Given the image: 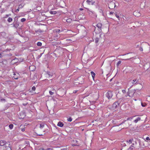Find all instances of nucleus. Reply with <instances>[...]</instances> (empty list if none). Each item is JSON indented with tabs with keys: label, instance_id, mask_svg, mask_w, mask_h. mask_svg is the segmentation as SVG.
<instances>
[{
	"label": "nucleus",
	"instance_id": "1",
	"mask_svg": "<svg viewBox=\"0 0 150 150\" xmlns=\"http://www.w3.org/2000/svg\"><path fill=\"white\" fill-rule=\"evenodd\" d=\"M5 145L6 148L7 147L9 148L10 150H11V143L9 142H6L5 141L1 140L0 141V146H3Z\"/></svg>",
	"mask_w": 150,
	"mask_h": 150
},
{
	"label": "nucleus",
	"instance_id": "2",
	"mask_svg": "<svg viewBox=\"0 0 150 150\" xmlns=\"http://www.w3.org/2000/svg\"><path fill=\"white\" fill-rule=\"evenodd\" d=\"M102 26L101 23H98L96 25V27L94 26V31L96 34H99L101 32Z\"/></svg>",
	"mask_w": 150,
	"mask_h": 150
},
{
	"label": "nucleus",
	"instance_id": "3",
	"mask_svg": "<svg viewBox=\"0 0 150 150\" xmlns=\"http://www.w3.org/2000/svg\"><path fill=\"white\" fill-rule=\"evenodd\" d=\"M107 4L108 5V8L110 9H113L115 7V3L113 1Z\"/></svg>",
	"mask_w": 150,
	"mask_h": 150
},
{
	"label": "nucleus",
	"instance_id": "4",
	"mask_svg": "<svg viewBox=\"0 0 150 150\" xmlns=\"http://www.w3.org/2000/svg\"><path fill=\"white\" fill-rule=\"evenodd\" d=\"M106 96L109 99H111L113 96L112 92L111 91H108L106 94Z\"/></svg>",
	"mask_w": 150,
	"mask_h": 150
},
{
	"label": "nucleus",
	"instance_id": "5",
	"mask_svg": "<svg viewBox=\"0 0 150 150\" xmlns=\"http://www.w3.org/2000/svg\"><path fill=\"white\" fill-rule=\"evenodd\" d=\"M87 12L90 15H93L95 16H96L97 15L94 12V11H92L91 10H90L89 9L87 8Z\"/></svg>",
	"mask_w": 150,
	"mask_h": 150
},
{
	"label": "nucleus",
	"instance_id": "6",
	"mask_svg": "<svg viewBox=\"0 0 150 150\" xmlns=\"http://www.w3.org/2000/svg\"><path fill=\"white\" fill-rule=\"evenodd\" d=\"M96 1V0H87L86 2L89 5H93Z\"/></svg>",
	"mask_w": 150,
	"mask_h": 150
},
{
	"label": "nucleus",
	"instance_id": "7",
	"mask_svg": "<svg viewBox=\"0 0 150 150\" xmlns=\"http://www.w3.org/2000/svg\"><path fill=\"white\" fill-rule=\"evenodd\" d=\"M136 90H132L130 91V93H132V94L130 95V92H127V96L130 97H132L134 96V94Z\"/></svg>",
	"mask_w": 150,
	"mask_h": 150
},
{
	"label": "nucleus",
	"instance_id": "8",
	"mask_svg": "<svg viewBox=\"0 0 150 150\" xmlns=\"http://www.w3.org/2000/svg\"><path fill=\"white\" fill-rule=\"evenodd\" d=\"M120 102H119V100L115 102L113 104V106L115 108H117L118 106L119 105Z\"/></svg>",
	"mask_w": 150,
	"mask_h": 150
},
{
	"label": "nucleus",
	"instance_id": "9",
	"mask_svg": "<svg viewBox=\"0 0 150 150\" xmlns=\"http://www.w3.org/2000/svg\"><path fill=\"white\" fill-rule=\"evenodd\" d=\"M62 49L61 48L57 49L55 51V54H57V53H58L59 55H60L61 54H60V52H62Z\"/></svg>",
	"mask_w": 150,
	"mask_h": 150
},
{
	"label": "nucleus",
	"instance_id": "10",
	"mask_svg": "<svg viewBox=\"0 0 150 150\" xmlns=\"http://www.w3.org/2000/svg\"><path fill=\"white\" fill-rule=\"evenodd\" d=\"M13 75L14 76H13V78H14V79H17L18 78V77L19 76V74L17 73H16L14 72H13Z\"/></svg>",
	"mask_w": 150,
	"mask_h": 150
},
{
	"label": "nucleus",
	"instance_id": "11",
	"mask_svg": "<svg viewBox=\"0 0 150 150\" xmlns=\"http://www.w3.org/2000/svg\"><path fill=\"white\" fill-rule=\"evenodd\" d=\"M57 125L59 127H62L64 125V124L62 122L60 121L58 122Z\"/></svg>",
	"mask_w": 150,
	"mask_h": 150
},
{
	"label": "nucleus",
	"instance_id": "12",
	"mask_svg": "<svg viewBox=\"0 0 150 150\" xmlns=\"http://www.w3.org/2000/svg\"><path fill=\"white\" fill-rule=\"evenodd\" d=\"M138 81V80H137V79H134L133 80H132V83L133 84H137V83Z\"/></svg>",
	"mask_w": 150,
	"mask_h": 150
},
{
	"label": "nucleus",
	"instance_id": "13",
	"mask_svg": "<svg viewBox=\"0 0 150 150\" xmlns=\"http://www.w3.org/2000/svg\"><path fill=\"white\" fill-rule=\"evenodd\" d=\"M99 12L102 14V15L104 16L103 13V8H102L100 7L99 8Z\"/></svg>",
	"mask_w": 150,
	"mask_h": 150
},
{
	"label": "nucleus",
	"instance_id": "14",
	"mask_svg": "<svg viewBox=\"0 0 150 150\" xmlns=\"http://www.w3.org/2000/svg\"><path fill=\"white\" fill-rule=\"evenodd\" d=\"M141 120V118L140 117H138L136 120H134V122L135 123H137L138 122Z\"/></svg>",
	"mask_w": 150,
	"mask_h": 150
},
{
	"label": "nucleus",
	"instance_id": "15",
	"mask_svg": "<svg viewBox=\"0 0 150 150\" xmlns=\"http://www.w3.org/2000/svg\"><path fill=\"white\" fill-rule=\"evenodd\" d=\"M91 75H92V78L93 79H94L95 76L96 74L93 71H92L91 72Z\"/></svg>",
	"mask_w": 150,
	"mask_h": 150
},
{
	"label": "nucleus",
	"instance_id": "16",
	"mask_svg": "<svg viewBox=\"0 0 150 150\" xmlns=\"http://www.w3.org/2000/svg\"><path fill=\"white\" fill-rule=\"evenodd\" d=\"M45 126V124L44 123H42L40 124V129L43 128Z\"/></svg>",
	"mask_w": 150,
	"mask_h": 150
},
{
	"label": "nucleus",
	"instance_id": "17",
	"mask_svg": "<svg viewBox=\"0 0 150 150\" xmlns=\"http://www.w3.org/2000/svg\"><path fill=\"white\" fill-rule=\"evenodd\" d=\"M12 20H13V19L12 18H11V17H9L8 18V19L7 21L9 23H10L12 21Z\"/></svg>",
	"mask_w": 150,
	"mask_h": 150
},
{
	"label": "nucleus",
	"instance_id": "18",
	"mask_svg": "<svg viewBox=\"0 0 150 150\" xmlns=\"http://www.w3.org/2000/svg\"><path fill=\"white\" fill-rule=\"evenodd\" d=\"M50 13L51 14H56L57 12L56 11H50Z\"/></svg>",
	"mask_w": 150,
	"mask_h": 150
},
{
	"label": "nucleus",
	"instance_id": "19",
	"mask_svg": "<svg viewBox=\"0 0 150 150\" xmlns=\"http://www.w3.org/2000/svg\"><path fill=\"white\" fill-rule=\"evenodd\" d=\"M133 139H132L129 140H127L126 142L127 143H131L133 141Z\"/></svg>",
	"mask_w": 150,
	"mask_h": 150
},
{
	"label": "nucleus",
	"instance_id": "20",
	"mask_svg": "<svg viewBox=\"0 0 150 150\" xmlns=\"http://www.w3.org/2000/svg\"><path fill=\"white\" fill-rule=\"evenodd\" d=\"M47 74H48L49 77L52 76V74L50 72H47Z\"/></svg>",
	"mask_w": 150,
	"mask_h": 150
},
{
	"label": "nucleus",
	"instance_id": "21",
	"mask_svg": "<svg viewBox=\"0 0 150 150\" xmlns=\"http://www.w3.org/2000/svg\"><path fill=\"white\" fill-rule=\"evenodd\" d=\"M105 2L107 4L112 1V0H105Z\"/></svg>",
	"mask_w": 150,
	"mask_h": 150
},
{
	"label": "nucleus",
	"instance_id": "22",
	"mask_svg": "<svg viewBox=\"0 0 150 150\" xmlns=\"http://www.w3.org/2000/svg\"><path fill=\"white\" fill-rule=\"evenodd\" d=\"M13 127V125L12 124H10L9 125V127L10 129H12Z\"/></svg>",
	"mask_w": 150,
	"mask_h": 150
},
{
	"label": "nucleus",
	"instance_id": "23",
	"mask_svg": "<svg viewBox=\"0 0 150 150\" xmlns=\"http://www.w3.org/2000/svg\"><path fill=\"white\" fill-rule=\"evenodd\" d=\"M72 20L70 18H68L66 20V21L69 23H70L72 21Z\"/></svg>",
	"mask_w": 150,
	"mask_h": 150
},
{
	"label": "nucleus",
	"instance_id": "24",
	"mask_svg": "<svg viewBox=\"0 0 150 150\" xmlns=\"http://www.w3.org/2000/svg\"><path fill=\"white\" fill-rule=\"evenodd\" d=\"M133 145H131L129 147L128 149V150H133Z\"/></svg>",
	"mask_w": 150,
	"mask_h": 150
},
{
	"label": "nucleus",
	"instance_id": "25",
	"mask_svg": "<svg viewBox=\"0 0 150 150\" xmlns=\"http://www.w3.org/2000/svg\"><path fill=\"white\" fill-rule=\"evenodd\" d=\"M37 45L39 46H40L42 45V43L40 42H38L37 44Z\"/></svg>",
	"mask_w": 150,
	"mask_h": 150
},
{
	"label": "nucleus",
	"instance_id": "26",
	"mask_svg": "<svg viewBox=\"0 0 150 150\" xmlns=\"http://www.w3.org/2000/svg\"><path fill=\"white\" fill-rule=\"evenodd\" d=\"M99 41V39L98 38H96L95 39V42L96 43H97Z\"/></svg>",
	"mask_w": 150,
	"mask_h": 150
},
{
	"label": "nucleus",
	"instance_id": "27",
	"mask_svg": "<svg viewBox=\"0 0 150 150\" xmlns=\"http://www.w3.org/2000/svg\"><path fill=\"white\" fill-rule=\"evenodd\" d=\"M141 105L142 107H144L146 106V104L145 103H141Z\"/></svg>",
	"mask_w": 150,
	"mask_h": 150
},
{
	"label": "nucleus",
	"instance_id": "28",
	"mask_svg": "<svg viewBox=\"0 0 150 150\" xmlns=\"http://www.w3.org/2000/svg\"><path fill=\"white\" fill-rule=\"evenodd\" d=\"M72 118L71 117H70L67 119V120L70 122H71L72 121Z\"/></svg>",
	"mask_w": 150,
	"mask_h": 150
},
{
	"label": "nucleus",
	"instance_id": "29",
	"mask_svg": "<svg viewBox=\"0 0 150 150\" xmlns=\"http://www.w3.org/2000/svg\"><path fill=\"white\" fill-rule=\"evenodd\" d=\"M26 21V19L25 18H23L21 19V22H24Z\"/></svg>",
	"mask_w": 150,
	"mask_h": 150
},
{
	"label": "nucleus",
	"instance_id": "30",
	"mask_svg": "<svg viewBox=\"0 0 150 150\" xmlns=\"http://www.w3.org/2000/svg\"><path fill=\"white\" fill-rule=\"evenodd\" d=\"M115 16L119 20L120 19V18L119 16H118V15H117L116 13H115Z\"/></svg>",
	"mask_w": 150,
	"mask_h": 150
},
{
	"label": "nucleus",
	"instance_id": "31",
	"mask_svg": "<svg viewBox=\"0 0 150 150\" xmlns=\"http://www.w3.org/2000/svg\"><path fill=\"white\" fill-rule=\"evenodd\" d=\"M121 63V61H119L117 64V65L118 66Z\"/></svg>",
	"mask_w": 150,
	"mask_h": 150
},
{
	"label": "nucleus",
	"instance_id": "32",
	"mask_svg": "<svg viewBox=\"0 0 150 150\" xmlns=\"http://www.w3.org/2000/svg\"><path fill=\"white\" fill-rule=\"evenodd\" d=\"M133 117H132L128 118L126 120H131L132 119Z\"/></svg>",
	"mask_w": 150,
	"mask_h": 150
},
{
	"label": "nucleus",
	"instance_id": "33",
	"mask_svg": "<svg viewBox=\"0 0 150 150\" xmlns=\"http://www.w3.org/2000/svg\"><path fill=\"white\" fill-rule=\"evenodd\" d=\"M35 89H36V88L35 86H33L32 88V90L33 91H35Z\"/></svg>",
	"mask_w": 150,
	"mask_h": 150
},
{
	"label": "nucleus",
	"instance_id": "34",
	"mask_svg": "<svg viewBox=\"0 0 150 150\" xmlns=\"http://www.w3.org/2000/svg\"><path fill=\"white\" fill-rule=\"evenodd\" d=\"M49 93H50V94L51 95H52L54 93V92H53L51 91H49Z\"/></svg>",
	"mask_w": 150,
	"mask_h": 150
},
{
	"label": "nucleus",
	"instance_id": "35",
	"mask_svg": "<svg viewBox=\"0 0 150 150\" xmlns=\"http://www.w3.org/2000/svg\"><path fill=\"white\" fill-rule=\"evenodd\" d=\"M126 121H127L126 120H125L123 121L119 125H121L124 123Z\"/></svg>",
	"mask_w": 150,
	"mask_h": 150
},
{
	"label": "nucleus",
	"instance_id": "36",
	"mask_svg": "<svg viewBox=\"0 0 150 150\" xmlns=\"http://www.w3.org/2000/svg\"><path fill=\"white\" fill-rule=\"evenodd\" d=\"M10 15H8L6 14V15L4 17V18H6L9 16Z\"/></svg>",
	"mask_w": 150,
	"mask_h": 150
},
{
	"label": "nucleus",
	"instance_id": "37",
	"mask_svg": "<svg viewBox=\"0 0 150 150\" xmlns=\"http://www.w3.org/2000/svg\"><path fill=\"white\" fill-rule=\"evenodd\" d=\"M45 150H52V149L50 148H47Z\"/></svg>",
	"mask_w": 150,
	"mask_h": 150
},
{
	"label": "nucleus",
	"instance_id": "38",
	"mask_svg": "<svg viewBox=\"0 0 150 150\" xmlns=\"http://www.w3.org/2000/svg\"><path fill=\"white\" fill-rule=\"evenodd\" d=\"M146 140H148V141L150 140V139L148 137H146Z\"/></svg>",
	"mask_w": 150,
	"mask_h": 150
},
{
	"label": "nucleus",
	"instance_id": "39",
	"mask_svg": "<svg viewBox=\"0 0 150 150\" xmlns=\"http://www.w3.org/2000/svg\"><path fill=\"white\" fill-rule=\"evenodd\" d=\"M113 13H114V12L111 11V12H110V15H112L113 14Z\"/></svg>",
	"mask_w": 150,
	"mask_h": 150
},
{
	"label": "nucleus",
	"instance_id": "40",
	"mask_svg": "<svg viewBox=\"0 0 150 150\" xmlns=\"http://www.w3.org/2000/svg\"><path fill=\"white\" fill-rule=\"evenodd\" d=\"M122 92L123 93H125L126 92V91L125 90H122Z\"/></svg>",
	"mask_w": 150,
	"mask_h": 150
},
{
	"label": "nucleus",
	"instance_id": "41",
	"mask_svg": "<svg viewBox=\"0 0 150 150\" xmlns=\"http://www.w3.org/2000/svg\"><path fill=\"white\" fill-rule=\"evenodd\" d=\"M67 150V148H63L62 149H61V150Z\"/></svg>",
	"mask_w": 150,
	"mask_h": 150
},
{
	"label": "nucleus",
	"instance_id": "42",
	"mask_svg": "<svg viewBox=\"0 0 150 150\" xmlns=\"http://www.w3.org/2000/svg\"><path fill=\"white\" fill-rule=\"evenodd\" d=\"M21 130L23 132L25 131V129L24 128H21Z\"/></svg>",
	"mask_w": 150,
	"mask_h": 150
},
{
	"label": "nucleus",
	"instance_id": "43",
	"mask_svg": "<svg viewBox=\"0 0 150 150\" xmlns=\"http://www.w3.org/2000/svg\"><path fill=\"white\" fill-rule=\"evenodd\" d=\"M14 27H15L16 28L17 27H18V25H17L14 24Z\"/></svg>",
	"mask_w": 150,
	"mask_h": 150
},
{
	"label": "nucleus",
	"instance_id": "44",
	"mask_svg": "<svg viewBox=\"0 0 150 150\" xmlns=\"http://www.w3.org/2000/svg\"><path fill=\"white\" fill-rule=\"evenodd\" d=\"M3 57L2 54H1V53H0V57L1 58Z\"/></svg>",
	"mask_w": 150,
	"mask_h": 150
},
{
	"label": "nucleus",
	"instance_id": "45",
	"mask_svg": "<svg viewBox=\"0 0 150 150\" xmlns=\"http://www.w3.org/2000/svg\"><path fill=\"white\" fill-rule=\"evenodd\" d=\"M77 92V90H75L74 91V93H76Z\"/></svg>",
	"mask_w": 150,
	"mask_h": 150
},
{
	"label": "nucleus",
	"instance_id": "46",
	"mask_svg": "<svg viewBox=\"0 0 150 150\" xmlns=\"http://www.w3.org/2000/svg\"><path fill=\"white\" fill-rule=\"evenodd\" d=\"M139 50L140 51H142L143 50V49L142 48H140V49H139Z\"/></svg>",
	"mask_w": 150,
	"mask_h": 150
},
{
	"label": "nucleus",
	"instance_id": "47",
	"mask_svg": "<svg viewBox=\"0 0 150 150\" xmlns=\"http://www.w3.org/2000/svg\"><path fill=\"white\" fill-rule=\"evenodd\" d=\"M79 10H80V11H82V10H83V8H80Z\"/></svg>",
	"mask_w": 150,
	"mask_h": 150
},
{
	"label": "nucleus",
	"instance_id": "48",
	"mask_svg": "<svg viewBox=\"0 0 150 150\" xmlns=\"http://www.w3.org/2000/svg\"><path fill=\"white\" fill-rule=\"evenodd\" d=\"M60 30L59 29H57V30L56 31L57 32H59L60 31Z\"/></svg>",
	"mask_w": 150,
	"mask_h": 150
},
{
	"label": "nucleus",
	"instance_id": "49",
	"mask_svg": "<svg viewBox=\"0 0 150 150\" xmlns=\"http://www.w3.org/2000/svg\"><path fill=\"white\" fill-rule=\"evenodd\" d=\"M37 135H38V136H42L43 135L42 134H39Z\"/></svg>",
	"mask_w": 150,
	"mask_h": 150
},
{
	"label": "nucleus",
	"instance_id": "50",
	"mask_svg": "<svg viewBox=\"0 0 150 150\" xmlns=\"http://www.w3.org/2000/svg\"><path fill=\"white\" fill-rule=\"evenodd\" d=\"M135 144L136 145L137 144V142L136 141H135Z\"/></svg>",
	"mask_w": 150,
	"mask_h": 150
},
{
	"label": "nucleus",
	"instance_id": "51",
	"mask_svg": "<svg viewBox=\"0 0 150 150\" xmlns=\"http://www.w3.org/2000/svg\"><path fill=\"white\" fill-rule=\"evenodd\" d=\"M134 143H132V145H133V146H134Z\"/></svg>",
	"mask_w": 150,
	"mask_h": 150
},
{
	"label": "nucleus",
	"instance_id": "52",
	"mask_svg": "<svg viewBox=\"0 0 150 150\" xmlns=\"http://www.w3.org/2000/svg\"><path fill=\"white\" fill-rule=\"evenodd\" d=\"M130 95H132V93H130Z\"/></svg>",
	"mask_w": 150,
	"mask_h": 150
},
{
	"label": "nucleus",
	"instance_id": "53",
	"mask_svg": "<svg viewBox=\"0 0 150 150\" xmlns=\"http://www.w3.org/2000/svg\"><path fill=\"white\" fill-rule=\"evenodd\" d=\"M91 41H94V40L93 39H92V40H91Z\"/></svg>",
	"mask_w": 150,
	"mask_h": 150
},
{
	"label": "nucleus",
	"instance_id": "54",
	"mask_svg": "<svg viewBox=\"0 0 150 150\" xmlns=\"http://www.w3.org/2000/svg\"><path fill=\"white\" fill-rule=\"evenodd\" d=\"M17 11H19V8H18L17 9Z\"/></svg>",
	"mask_w": 150,
	"mask_h": 150
},
{
	"label": "nucleus",
	"instance_id": "55",
	"mask_svg": "<svg viewBox=\"0 0 150 150\" xmlns=\"http://www.w3.org/2000/svg\"><path fill=\"white\" fill-rule=\"evenodd\" d=\"M121 99H122V98H120V100Z\"/></svg>",
	"mask_w": 150,
	"mask_h": 150
},
{
	"label": "nucleus",
	"instance_id": "56",
	"mask_svg": "<svg viewBox=\"0 0 150 150\" xmlns=\"http://www.w3.org/2000/svg\"><path fill=\"white\" fill-rule=\"evenodd\" d=\"M127 95H126L125 96L126 97H127Z\"/></svg>",
	"mask_w": 150,
	"mask_h": 150
},
{
	"label": "nucleus",
	"instance_id": "57",
	"mask_svg": "<svg viewBox=\"0 0 150 150\" xmlns=\"http://www.w3.org/2000/svg\"><path fill=\"white\" fill-rule=\"evenodd\" d=\"M111 80H112V79H111L110 80V81H111Z\"/></svg>",
	"mask_w": 150,
	"mask_h": 150
},
{
	"label": "nucleus",
	"instance_id": "58",
	"mask_svg": "<svg viewBox=\"0 0 150 150\" xmlns=\"http://www.w3.org/2000/svg\"><path fill=\"white\" fill-rule=\"evenodd\" d=\"M135 100L136 101L137 100L136 99L134 100Z\"/></svg>",
	"mask_w": 150,
	"mask_h": 150
},
{
	"label": "nucleus",
	"instance_id": "59",
	"mask_svg": "<svg viewBox=\"0 0 150 150\" xmlns=\"http://www.w3.org/2000/svg\"><path fill=\"white\" fill-rule=\"evenodd\" d=\"M124 146H126V144H125V145H124Z\"/></svg>",
	"mask_w": 150,
	"mask_h": 150
},
{
	"label": "nucleus",
	"instance_id": "60",
	"mask_svg": "<svg viewBox=\"0 0 150 150\" xmlns=\"http://www.w3.org/2000/svg\"><path fill=\"white\" fill-rule=\"evenodd\" d=\"M101 35H100V37Z\"/></svg>",
	"mask_w": 150,
	"mask_h": 150
}]
</instances>
